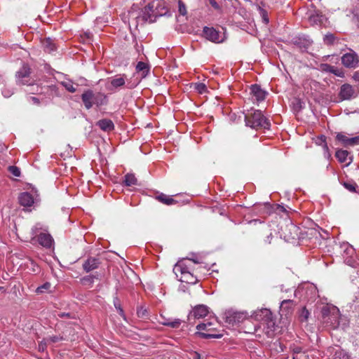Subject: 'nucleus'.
<instances>
[{
  "label": "nucleus",
  "instance_id": "obj_1",
  "mask_svg": "<svg viewBox=\"0 0 359 359\" xmlns=\"http://www.w3.org/2000/svg\"><path fill=\"white\" fill-rule=\"evenodd\" d=\"M198 262L194 259H187L179 261L173 268V272L179 277V280L188 284H196L198 280L194 273V266Z\"/></svg>",
  "mask_w": 359,
  "mask_h": 359
},
{
  "label": "nucleus",
  "instance_id": "obj_2",
  "mask_svg": "<svg viewBox=\"0 0 359 359\" xmlns=\"http://www.w3.org/2000/svg\"><path fill=\"white\" fill-rule=\"evenodd\" d=\"M81 97L86 109H91L93 105L100 107L109 103L107 94L100 91L94 92L91 89L84 90Z\"/></svg>",
  "mask_w": 359,
  "mask_h": 359
},
{
  "label": "nucleus",
  "instance_id": "obj_3",
  "mask_svg": "<svg viewBox=\"0 0 359 359\" xmlns=\"http://www.w3.org/2000/svg\"><path fill=\"white\" fill-rule=\"evenodd\" d=\"M245 122L246 126L254 129H269L271 126L269 120L262 114V111L258 109L252 110V111L245 114Z\"/></svg>",
  "mask_w": 359,
  "mask_h": 359
},
{
  "label": "nucleus",
  "instance_id": "obj_4",
  "mask_svg": "<svg viewBox=\"0 0 359 359\" xmlns=\"http://www.w3.org/2000/svg\"><path fill=\"white\" fill-rule=\"evenodd\" d=\"M321 314L323 323L332 328L339 325L340 313L339 309L333 305H326L322 308Z\"/></svg>",
  "mask_w": 359,
  "mask_h": 359
},
{
  "label": "nucleus",
  "instance_id": "obj_5",
  "mask_svg": "<svg viewBox=\"0 0 359 359\" xmlns=\"http://www.w3.org/2000/svg\"><path fill=\"white\" fill-rule=\"evenodd\" d=\"M153 8V5L150 4H148L141 11V15H136V13L134 11H129V24L133 23L137 27L140 22H141L143 25L147 21H149L150 22H154V20L152 19V17L154 15V11Z\"/></svg>",
  "mask_w": 359,
  "mask_h": 359
},
{
  "label": "nucleus",
  "instance_id": "obj_6",
  "mask_svg": "<svg viewBox=\"0 0 359 359\" xmlns=\"http://www.w3.org/2000/svg\"><path fill=\"white\" fill-rule=\"evenodd\" d=\"M126 81V74H117L114 77L108 79L110 86H106V88L110 90H117L123 87H126L128 89H133L139 83V81Z\"/></svg>",
  "mask_w": 359,
  "mask_h": 359
},
{
  "label": "nucleus",
  "instance_id": "obj_7",
  "mask_svg": "<svg viewBox=\"0 0 359 359\" xmlns=\"http://www.w3.org/2000/svg\"><path fill=\"white\" fill-rule=\"evenodd\" d=\"M212 325V323L209 321L198 324L196 326V329L199 330V332H197V334H198L203 339L221 338L223 335L218 333L217 329L213 327Z\"/></svg>",
  "mask_w": 359,
  "mask_h": 359
},
{
  "label": "nucleus",
  "instance_id": "obj_8",
  "mask_svg": "<svg viewBox=\"0 0 359 359\" xmlns=\"http://www.w3.org/2000/svg\"><path fill=\"white\" fill-rule=\"evenodd\" d=\"M248 318L246 312L235 311L228 310L224 314V319L226 323L234 326L240 323H243Z\"/></svg>",
  "mask_w": 359,
  "mask_h": 359
},
{
  "label": "nucleus",
  "instance_id": "obj_9",
  "mask_svg": "<svg viewBox=\"0 0 359 359\" xmlns=\"http://www.w3.org/2000/svg\"><path fill=\"white\" fill-rule=\"evenodd\" d=\"M341 63L347 68H355L359 63V57L353 50L346 53L341 57Z\"/></svg>",
  "mask_w": 359,
  "mask_h": 359
},
{
  "label": "nucleus",
  "instance_id": "obj_10",
  "mask_svg": "<svg viewBox=\"0 0 359 359\" xmlns=\"http://www.w3.org/2000/svg\"><path fill=\"white\" fill-rule=\"evenodd\" d=\"M295 304L292 299H285L282 301L280 306L279 313L283 318L286 319L290 318L294 312Z\"/></svg>",
  "mask_w": 359,
  "mask_h": 359
},
{
  "label": "nucleus",
  "instance_id": "obj_11",
  "mask_svg": "<svg viewBox=\"0 0 359 359\" xmlns=\"http://www.w3.org/2000/svg\"><path fill=\"white\" fill-rule=\"evenodd\" d=\"M31 69L28 64H23L22 67L16 72L17 83L26 85L29 81Z\"/></svg>",
  "mask_w": 359,
  "mask_h": 359
},
{
  "label": "nucleus",
  "instance_id": "obj_12",
  "mask_svg": "<svg viewBox=\"0 0 359 359\" xmlns=\"http://www.w3.org/2000/svg\"><path fill=\"white\" fill-rule=\"evenodd\" d=\"M203 33L204 36L212 42L222 43L224 41V38L221 36L219 32L213 27H204Z\"/></svg>",
  "mask_w": 359,
  "mask_h": 359
},
{
  "label": "nucleus",
  "instance_id": "obj_13",
  "mask_svg": "<svg viewBox=\"0 0 359 359\" xmlns=\"http://www.w3.org/2000/svg\"><path fill=\"white\" fill-rule=\"evenodd\" d=\"M262 326L263 327V331L269 338H272L274 336L278 326L276 325L272 313H271V316L269 317V319H266Z\"/></svg>",
  "mask_w": 359,
  "mask_h": 359
},
{
  "label": "nucleus",
  "instance_id": "obj_14",
  "mask_svg": "<svg viewBox=\"0 0 359 359\" xmlns=\"http://www.w3.org/2000/svg\"><path fill=\"white\" fill-rule=\"evenodd\" d=\"M102 262L100 258L95 257H88L83 263L82 268L86 273H90L97 269L101 265Z\"/></svg>",
  "mask_w": 359,
  "mask_h": 359
},
{
  "label": "nucleus",
  "instance_id": "obj_15",
  "mask_svg": "<svg viewBox=\"0 0 359 359\" xmlns=\"http://www.w3.org/2000/svg\"><path fill=\"white\" fill-rule=\"evenodd\" d=\"M271 311L268 309H262L255 311L250 316V319H254L259 324H257L259 327H262V324L265 322L266 319H269L271 316Z\"/></svg>",
  "mask_w": 359,
  "mask_h": 359
},
{
  "label": "nucleus",
  "instance_id": "obj_16",
  "mask_svg": "<svg viewBox=\"0 0 359 359\" xmlns=\"http://www.w3.org/2000/svg\"><path fill=\"white\" fill-rule=\"evenodd\" d=\"M208 313V308L205 305L196 306L188 316V320L199 319L205 317Z\"/></svg>",
  "mask_w": 359,
  "mask_h": 359
},
{
  "label": "nucleus",
  "instance_id": "obj_17",
  "mask_svg": "<svg viewBox=\"0 0 359 359\" xmlns=\"http://www.w3.org/2000/svg\"><path fill=\"white\" fill-rule=\"evenodd\" d=\"M250 94L257 102H260L265 100L268 93L262 89L259 85L253 84L250 86Z\"/></svg>",
  "mask_w": 359,
  "mask_h": 359
},
{
  "label": "nucleus",
  "instance_id": "obj_18",
  "mask_svg": "<svg viewBox=\"0 0 359 359\" xmlns=\"http://www.w3.org/2000/svg\"><path fill=\"white\" fill-rule=\"evenodd\" d=\"M355 91L351 85L345 83L341 86L339 97L341 100H350L353 97H355Z\"/></svg>",
  "mask_w": 359,
  "mask_h": 359
},
{
  "label": "nucleus",
  "instance_id": "obj_19",
  "mask_svg": "<svg viewBox=\"0 0 359 359\" xmlns=\"http://www.w3.org/2000/svg\"><path fill=\"white\" fill-rule=\"evenodd\" d=\"M311 25L323 26L327 22V18L319 11H315L309 17Z\"/></svg>",
  "mask_w": 359,
  "mask_h": 359
},
{
  "label": "nucleus",
  "instance_id": "obj_20",
  "mask_svg": "<svg viewBox=\"0 0 359 359\" xmlns=\"http://www.w3.org/2000/svg\"><path fill=\"white\" fill-rule=\"evenodd\" d=\"M336 139L345 147L359 144V136L348 137L345 134L339 133L336 136Z\"/></svg>",
  "mask_w": 359,
  "mask_h": 359
},
{
  "label": "nucleus",
  "instance_id": "obj_21",
  "mask_svg": "<svg viewBox=\"0 0 359 359\" xmlns=\"http://www.w3.org/2000/svg\"><path fill=\"white\" fill-rule=\"evenodd\" d=\"M335 157L339 163H345L346 165H348L353 161L352 157L349 156V152L344 149L337 150Z\"/></svg>",
  "mask_w": 359,
  "mask_h": 359
},
{
  "label": "nucleus",
  "instance_id": "obj_22",
  "mask_svg": "<svg viewBox=\"0 0 359 359\" xmlns=\"http://www.w3.org/2000/svg\"><path fill=\"white\" fill-rule=\"evenodd\" d=\"M38 243L43 247L50 248L53 243V239L50 234L40 233L37 236Z\"/></svg>",
  "mask_w": 359,
  "mask_h": 359
},
{
  "label": "nucleus",
  "instance_id": "obj_23",
  "mask_svg": "<svg viewBox=\"0 0 359 359\" xmlns=\"http://www.w3.org/2000/svg\"><path fill=\"white\" fill-rule=\"evenodd\" d=\"M19 203L22 206L31 207L34 203V197L29 192H22L19 195L18 197Z\"/></svg>",
  "mask_w": 359,
  "mask_h": 359
},
{
  "label": "nucleus",
  "instance_id": "obj_24",
  "mask_svg": "<svg viewBox=\"0 0 359 359\" xmlns=\"http://www.w3.org/2000/svg\"><path fill=\"white\" fill-rule=\"evenodd\" d=\"M154 198L160 203L166 205H172L177 203V201L173 198L172 196H169L163 193L158 194Z\"/></svg>",
  "mask_w": 359,
  "mask_h": 359
},
{
  "label": "nucleus",
  "instance_id": "obj_25",
  "mask_svg": "<svg viewBox=\"0 0 359 359\" xmlns=\"http://www.w3.org/2000/svg\"><path fill=\"white\" fill-rule=\"evenodd\" d=\"M96 126L104 132H111L114 129V124L113 121L109 118H102L99 120L96 123Z\"/></svg>",
  "mask_w": 359,
  "mask_h": 359
},
{
  "label": "nucleus",
  "instance_id": "obj_26",
  "mask_svg": "<svg viewBox=\"0 0 359 359\" xmlns=\"http://www.w3.org/2000/svg\"><path fill=\"white\" fill-rule=\"evenodd\" d=\"M243 331L248 334H255L259 328L258 325H252L251 319L247 318L243 322Z\"/></svg>",
  "mask_w": 359,
  "mask_h": 359
},
{
  "label": "nucleus",
  "instance_id": "obj_27",
  "mask_svg": "<svg viewBox=\"0 0 359 359\" xmlns=\"http://www.w3.org/2000/svg\"><path fill=\"white\" fill-rule=\"evenodd\" d=\"M41 43L43 50L48 53L55 51L57 48L54 41L50 38L44 39L41 41Z\"/></svg>",
  "mask_w": 359,
  "mask_h": 359
},
{
  "label": "nucleus",
  "instance_id": "obj_28",
  "mask_svg": "<svg viewBox=\"0 0 359 359\" xmlns=\"http://www.w3.org/2000/svg\"><path fill=\"white\" fill-rule=\"evenodd\" d=\"M136 72L141 74L142 78H145L150 70L149 65L144 62L140 61L136 65Z\"/></svg>",
  "mask_w": 359,
  "mask_h": 359
},
{
  "label": "nucleus",
  "instance_id": "obj_29",
  "mask_svg": "<svg viewBox=\"0 0 359 359\" xmlns=\"http://www.w3.org/2000/svg\"><path fill=\"white\" fill-rule=\"evenodd\" d=\"M137 179L133 173H127L124 176V180L122 182V185L126 187H131L134 185H137Z\"/></svg>",
  "mask_w": 359,
  "mask_h": 359
},
{
  "label": "nucleus",
  "instance_id": "obj_30",
  "mask_svg": "<svg viewBox=\"0 0 359 359\" xmlns=\"http://www.w3.org/2000/svg\"><path fill=\"white\" fill-rule=\"evenodd\" d=\"M321 67L323 71L332 73L335 76L339 77H342L344 76V73L341 70L329 64H323Z\"/></svg>",
  "mask_w": 359,
  "mask_h": 359
},
{
  "label": "nucleus",
  "instance_id": "obj_31",
  "mask_svg": "<svg viewBox=\"0 0 359 359\" xmlns=\"http://www.w3.org/2000/svg\"><path fill=\"white\" fill-rule=\"evenodd\" d=\"M60 84L69 93H75L78 87V84L74 83L72 80L67 79L60 82Z\"/></svg>",
  "mask_w": 359,
  "mask_h": 359
},
{
  "label": "nucleus",
  "instance_id": "obj_32",
  "mask_svg": "<svg viewBox=\"0 0 359 359\" xmlns=\"http://www.w3.org/2000/svg\"><path fill=\"white\" fill-rule=\"evenodd\" d=\"M318 141H319V142H318V144H323V150L325 152V156L327 159L330 158L331 154L330 153V150H329L328 146L326 142V137L325 135L320 136L318 137Z\"/></svg>",
  "mask_w": 359,
  "mask_h": 359
},
{
  "label": "nucleus",
  "instance_id": "obj_33",
  "mask_svg": "<svg viewBox=\"0 0 359 359\" xmlns=\"http://www.w3.org/2000/svg\"><path fill=\"white\" fill-rule=\"evenodd\" d=\"M191 88L196 90L199 94H203L208 91L205 84L203 83H191Z\"/></svg>",
  "mask_w": 359,
  "mask_h": 359
},
{
  "label": "nucleus",
  "instance_id": "obj_34",
  "mask_svg": "<svg viewBox=\"0 0 359 359\" xmlns=\"http://www.w3.org/2000/svg\"><path fill=\"white\" fill-rule=\"evenodd\" d=\"M95 278L99 279L98 275L86 276L81 279V281L82 284L88 285L91 287L94 283Z\"/></svg>",
  "mask_w": 359,
  "mask_h": 359
},
{
  "label": "nucleus",
  "instance_id": "obj_35",
  "mask_svg": "<svg viewBox=\"0 0 359 359\" xmlns=\"http://www.w3.org/2000/svg\"><path fill=\"white\" fill-rule=\"evenodd\" d=\"M182 323V320L180 319H175L174 320H170L169 319L165 320L162 322V324L165 326L170 327L172 328H178Z\"/></svg>",
  "mask_w": 359,
  "mask_h": 359
},
{
  "label": "nucleus",
  "instance_id": "obj_36",
  "mask_svg": "<svg viewBox=\"0 0 359 359\" xmlns=\"http://www.w3.org/2000/svg\"><path fill=\"white\" fill-rule=\"evenodd\" d=\"M51 285L49 282H46L43 285L39 286L35 292L36 294H42L50 290Z\"/></svg>",
  "mask_w": 359,
  "mask_h": 359
},
{
  "label": "nucleus",
  "instance_id": "obj_37",
  "mask_svg": "<svg viewBox=\"0 0 359 359\" xmlns=\"http://www.w3.org/2000/svg\"><path fill=\"white\" fill-rule=\"evenodd\" d=\"M62 340H64V338L61 335L50 336L46 339H43V341H45V344L56 343Z\"/></svg>",
  "mask_w": 359,
  "mask_h": 359
},
{
  "label": "nucleus",
  "instance_id": "obj_38",
  "mask_svg": "<svg viewBox=\"0 0 359 359\" xmlns=\"http://www.w3.org/2000/svg\"><path fill=\"white\" fill-rule=\"evenodd\" d=\"M260 211L266 215H271L273 212V207L270 203H265L259 205Z\"/></svg>",
  "mask_w": 359,
  "mask_h": 359
},
{
  "label": "nucleus",
  "instance_id": "obj_39",
  "mask_svg": "<svg viewBox=\"0 0 359 359\" xmlns=\"http://www.w3.org/2000/svg\"><path fill=\"white\" fill-rule=\"evenodd\" d=\"M343 186L351 192H356V187H358L356 183L353 181L344 182Z\"/></svg>",
  "mask_w": 359,
  "mask_h": 359
},
{
  "label": "nucleus",
  "instance_id": "obj_40",
  "mask_svg": "<svg viewBox=\"0 0 359 359\" xmlns=\"http://www.w3.org/2000/svg\"><path fill=\"white\" fill-rule=\"evenodd\" d=\"M8 170L15 177H20L21 175L20 170L17 166L10 165Z\"/></svg>",
  "mask_w": 359,
  "mask_h": 359
},
{
  "label": "nucleus",
  "instance_id": "obj_41",
  "mask_svg": "<svg viewBox=\"0 0 359 359\" xmlns=\"http://www.w3.org/2000/svg\"><path fill=\"white\" fill-rule=\"evenodd\" d=\"M309 311L306 309V307H303L299 314L301 321H306L309 318Z\"/></svg>",
  "mask_w": 359,
  "mask_h": 359
},
{
  "label": "nucleus",
  "instance_id": "obj_42",
  "mask_svg": "<svg viewBox=\"0 0 359 359\" xmlns=\"http://www.w3.org/2000/svg\"><path fill=\"white\" fill-rule=\"evenodd\" d=\"M114 306L115 308L117 309V311H118V313L123 316H124V311L123 310V309L121 308V304L119 303V301H118V299L117 297H116L114 299Z\"/></svg>",
  "mask_w": 359,
  "mask_h": 359
},
{
  "label": "nucleus",
  "instance_id": "obj_43",
  "mask_svg": "<svg viewBox=\"0 0 359 359\" xmlns=\"http://www.w3.org/2000/svg\"><path fill=\"white\" fill-rule=\"evenodd\" d=\"M13 94V90L8 87H5L2 90V95L4 97H10Z\"/></svg>",
  "mask_w": 359,
  "mask_h": 359
},
{
  "label": "nucleus",
  "instance_id": "obj_44",
  "mask_svg": "<svg viewBox=\"0 0 359 359\" xmlns=\"http://www.w3.org/2000/svg\"><path fill=\"white\" fill-rule=\"evenodd\" d=\"M42 229V225L40 223L36 224L32 228V235L34 236L35 237L37 236L38 232Z\"/></svg>",
  "mask_w": 359,
  "mask_h": 359
},
{
  "label": "nucleus",
  "instance_id": "obj_45",
  "mask_svg": "<svg viewBox=\"0 0 359 359\" xmlns=\"http://www.w3.org/2000/svg\"><path fill=\"white\" fill-rule=\"evenodd\" d=\"M178 7L179 13L182 15H185L187 14V8L184 4L182 1H179Z\"/></svg>",
  "mask_w": 359,
  "mask_h": 359
},
{
  "label": "nucleus",
  "instance_id": "obj_46",
  "mask_svg": "<svg viewBox=\"0 0 359 359\" xmlns=\"http://www.w3.org/2000/svg\"><path fill=\"white\" fill-rule=\"evenodd\" d=\"M334 41V36L333 34H326L325 36V38H324V41L327 43H333Z\"/></svg>",
  "mask_w": 359,
  "mask_h": 359
},
{
  "label": "nucleus",
  "instance_id": "obj_47",
  "mask_svg": "<svg viewBox=\"0 0 359 359\" xmlns=\"http://www.w3.org/2000/svg\"><path fill=\"white\" fill-rule=\"evenodd\" d=\"M27 100H28V102H32L36 105H39V104H40V100L36 97L29 96L27 97Z\"/></svg>",
  "mask_w": 359,
  "mask_h": 359
},
{
  "label": "nucleus",
  "instance_id": "obj_48",
  "mask_svg": "<svg viewBox=\"0 0 359 359\" xmlns=\"http://www.w3.org/2000/svg\"><path fill=\"white\" fill-rule=\"evenodd\" d=\"M260 13H261L263 21L264 22V23L267 24L269 20V18L267 16L266 11L264 9H261Z\"/></svg>",
  "mask_w": 359,
  "mask_h": 359
},
{
  "label": "nucleus",
  "instance_id": "obj_49",
  "mask_svg": "<svg viewBox=\"0 0 359 359\" xmlns=\"http://www.w3.org/2000/svg\"><path fill=\"white\" fill-rule=\"evenodd\" d=\"M147 310L143 309V308H141V309H138L137 312V316L140 318H144V316H147Z\"/></svg>",
  "mask_w": 359,
  "mask_h": 359
},
{
  "label": "nucleus",
  "instance_id": "obj_50",
  "mask_svg": "<svg viewBox=\"0 0 359 359\" xmlns=\"http://www.w3.org/2000/svg\"><path fill=\"white\" fill-rule=\"evenodd\" d=\"M208 2L215 10L220 9V6L215 0H208Z\"/></svg>",
  "mask_w": 359,
  "mask_h": 359
},
{
  "label": "nucleus",
  "instance_id": "obj_51",
  "mask_svg": "<svg viewBox=\"0 0 359 359\" xmlns=\"http://www.w3.org/2000/svg\"><path fill=\"white\" fill-rule=\"evenodd\" d=\"M351 20L357 27H359V15L358 14H353Z\"/></svg>",
  "mask_w": 359,
  "mask_h": 359
},
{
  "label": "nucleus",
  "instance_id": "obj_52",
  "mask_svg": "<svg viewBox=\"0 0 359 359\" xmlns=\"http://www.w3.org/2000/svg\"><path fill=\"white\" fill-rule=\"evenodd\" d=\"M272 238H273L272 233H270L269 235H268L266 236V238L264 240V243L266 244H271V243Z\"/></svg>",
  "mask_w": 359,
  "mask_h": 359
},
{
  "label": "nucleus",
  "instance_id": "obj_53",
  "mask_svg": "<svg viewBox=\"0 0 359 359\" xmlns=\"http://www.w3.org/2000/svg\"><path fill=\"white\" fill-rule=\"evenodd\" d=\"M352 78L355 81H359V70L353 73Z\"/></svg>",
  "mask_w": 359,
  "mask_h": 359
},
{
  "label": "nucleus",
  "instance_id": "obj_54",
  "mask_svg": "<svg viewBox=\"0 0 359 359\" xmlns=\"http://www.w3.org/2000/svg\"><path fill=\"white\" fill-rule=\"evenodd\" d=\"M288 227H289L290 231H293L294 232L297 231V226L293 225V224H292Z\"/></svg>",
  "mask_w": 359,
  "mask_h": 359
},
{
  "label": "nucleus",
  "instance_id": "obj_55",
  "mask_svg": "<svg viewBox=\"0 0 359 359\" xmlns=\"http://www.w3.org/2000/svg\"><path fill=\"white\" fill-rule=\"evenodd\" d=\"M60 317H69L70 314L69 313H61L58 315Z\"/></svg>",
  "mask_w": 359,
  "mask_h": 359
},
{
  "label": "nucleus",
  "instance_id": "obj_56",
  "mask_svg": "<svg viewBox=\"0 0 359 359\" xmlns=\"http://www.w3.org/2000/svg\"><path fill=\"white\" fill-rule=\"evenodd\" d=\"M301 352H302V348H300V347H297L294 349V353H299Z\"/></svg>",
  "mask_w": 359,
  "mask_h": 359
},
{
  "label": "nucleus",
  "instance_id": "obj_57",
  "mask_svg": "<svg viewBox=\"0 0 359 359\" xmlns=\"http://www.w3.org/2000/svg\"><path fill=\"white\" fill-rule=\"evenodd\" d=\"M46 344H45V341L43 340V341L41 342V344H39V349H42L43 350L44 348V346H46Z\"/></svg>",
  "mask_w": 359,
  "mask_h": 359
},
{
  "label": "nucleus",
  "instance_id": "obj_58",
  "mask_svg": "<svg viewBox=\"0 0 359 359\" xmlns=\"http://www.w3.org/2000/svg\"><path fill=\"white\" fill-rule=\"evenodd\" d=\"M297 107H298L299 109L302 108V102L299 100H297Z\"/></svg>",
  "mask_w": 359,
  "mask_h": 359
},
{
  "label": "nucleus",
  "instance_id": "obj_59",
  "mask_svg": "<svg viewBox=\"0 0 359 359\" xmlns=\"http://www.w3.org/2000/svg\"><path fill=\"white\" fill-rule=\"evenodd\" d=\"M278 208H280L281 210H285L283 206H280V205H278Z\"/></svg>",
  "mask_w": 359,
  "mask_h": 359
},
{
  "label": "nucleus",
  "instance_id": "obj_60",
  "mask_svg": "<svg viewBox=\"0 0 359 359\" xmlns=\"http://www.w3.org/2000/svg\"><path fill=\"white\" fill-rule=\"evenodd\" d=\"M0 290L4 292L6 290L3 287H0Z\"/></svg>",
  "mask_w": 359,
  "mask_h": 359
},
{
  "label": "nucleus",
  "instance_id": "obj_61",
  "mask_svg": "<svg viewBox=\"0 0 359 359\" xmlns=\"http://www.w3.org/2000/svg\"><path fill=\"white\" fill-rule=\"evenodd\" d=\"M294 43V44H296V45H299V42H297V41H295Z\"/></svg>",
  "mask_w": 359,
  "mask_h": 359
},
{
  "label": "nucleus",
  "instance_id": "obj_62",
  "mask_svg": "<svg viewBox=\"0 0 359 359\" xmlns=\"http://www.w3.org/2000/svg\"><path fill=\"white\" fill-rule=\"evenodd\" d=\"M292 359H298L297 356H293Z\"/></svg>",
  "mask_w": 359,
  "mask_h": 359
}]
</instances>
